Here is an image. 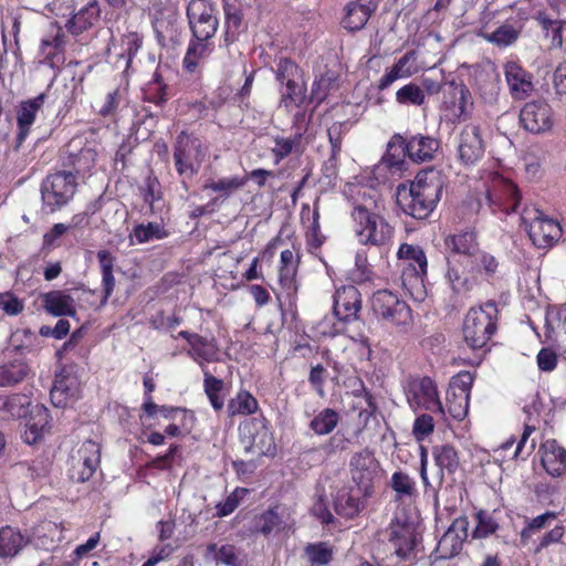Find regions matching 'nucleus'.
Here are the masks:
<instances>
[{
    "instance_id": "obj_33",
    "label": "nucleus",
    "mask_w": 566,
    "mask_h": 566,
    "mask_svg": "<svg viewBox=\"0 0 566 566\" xmlns=\"http://www.w3.org/2000/svg\"><path fill=\"white\" fill-rule=\"evenodd\" d=\"M444 244L452 252L451 258H461V260L476 259L480 252L476 233L472 230L448 235Z\"/></svg>"
},
{
    "instance_id": "obj_60",
    "label": "nucleus",
    "mask_w": 566,
    "mask_h": 566,
    "mask_svg": "<svg viewBox=\"0 0 566 566\" xmlns=\"http://www.w3.org/2000/svg\"><path fill=\"white\" fill-rule=\"evenodd\" d=\"M159 412L165 419L169 420H174L180 417L181 427L185 430V434L189 433L193 429L197 421L195 412L184 407L163 405L160 406Z\"/></svg>"
},
{
    "instance_id": "obj_40",
    "label": "nucleus",
    "mask_w": 566,
    "mask_h": 566,
    "mask_svg": "<svg viewBox=\"0 0 566 566\" xmlns=\"http://www.w3.org/2000/svg\"><path fill=\"white\" fill-rule=\"evenodd\" d=\"M305 114L296 113L294 116L293 125L296 127V130L292 138H285L276 136L274 138L275 146L272 148V154L274 156V163L279 164L281 160L290 156L294 148L300 144L303 135L306 130L305 126H300V123H304Z\"/></svg>"
},
{
    "instance_id": "obj_18",
    "label": "nucleus",
    "mask_w": 566,
    "mask_h": 566,
    "mask_svg": "<svg viewBox=\"0 0 566 566\" xmlns=\"http://www.w3.org/2000/svg\"><path fill=\"white\" fill-rule=\"evenodd\" d=\"M174 339L184 338L189 345L188 356L196 361L201 370L207 368V363H218L221 360V350L216 337L207 338L198 333L180 331L177 335H171Z\"/></svg>"
},
{
    "instance_id": "obj_23",
    "label": "nucleus",
    "mask_w": 566,
    "mask_h": 566,
    "mask_svg": "<svg viewBox=\"0 0 566 566\" xmlns=\"http://www.w3.org/2000/svg\"><path fill=\"white\" fill-rule=\"evenodd\" d=\"M361 310V295L354 285H345L336 290L334 294L333 311L342 322H353Z\"/></svg>"
},
{
    "instance_id": "obj_56",
    "label": "nucleus",
    "mask_w": 566,
    "mask_h": 566,
    "mask_svg": "<svg viewBox=\"0 0 566 566\" xmlns=\"http://www.w3.org/2000/svg\"><path fill=\"white\" fill-rule=\"evenodd\" d=\"M127 103V92L125 88L116 87L108 92L98 109V115L104 118H115L117 112Z\"/></svg>"
},
{
    "instance_id": "obj_15",
    "label": "nucleus",
    "mask_w": 566,
    "mask_h": 566,
    "mask_svg": "<svg viewBox=\"0 0 566 566\" xmlns=\"http://www.w3.org/2000/svg\"><path fill=\"white\" fill-rule=\"evenodd\" d=\"M186 15L191 36L213 39L219 28V10L210 0H190Z\"/></svg>"
},
{
    "instance_id": "obj_63",
    "label": "nucleus",
    "mask_w": 566,
    "mask_h": 566,
    "mask_svg": "<svg viewBox=\"0 0 566 566\" xmlns=\"http://www.w3.org/2000/svg\"><path fill=\"white\" fill-rule=\"evenodd\" d=\"M469 401L470 397L468 396L459 395L451 390L447 391L446 407L454 420L461 421L465 418L469 411Z\"/></svg>"
},
{
    "instance_id": "obj_55",
    "label": "nucleus",
    "mask_w": 566,
    "mask_h": 566,
    "mask_svg": "<svg viewBox=\"0 0 566 566\" xmlns=\"http://www.w3.org/2000/svg\"><path fill=\"white\" fill-rule=\"evenodd\" d=\"M97 151L94 147L84 146L77 153L70 154L69 164L75 174L85 175L91 172L96 165Z\"/></svg>"
},
{
    "instance_id": "obj_57",
    "label": "nucleus",
    "mask_w": 566,
    "mask_h": 566,
    "mask_svg": "<svg viewBox=\"0 0 566 566\" xmlns=\"http://www.w3.org/2000/svg\"><path fill=\"white\" fill-rule=\"evenodd\" d=\"M139 192L150 211L155 212L156 203L163 200L161 185L157 176L150 172L139 187Z\"/></svg>"
},
{
    "instance_id": "obj_2",
    "label": "nucleus",
    "mask_w": 566,
    "mask_h": 566,
    "mask_svg": "<svg viewBox=\"0 0 566 566\" xmlns=\"http://www.w3.org/2000/svg\"><path fill=\"white\" fill-rule=\"evenodd\" d=\"M350 219L354 235L360 245L386 250L392 244L395 227L384 214L356 203Z\"/></svg>"
},
{
    "instance_id": "obj_32",
    "label": "nucleus",
    "mask_w": 566,
    "mask_h": 566,
    "mask_svg": "<svg viewBox=\"0 0 566 566\" xmlns=\"http://www.w3.org/2000/svg\"><path fill=\"white\" fill-rule=\"evenodd\" d=\"M473 260H461V258H448V270L446 277L455 293H464L472 289Z\"/></svg>"
},
{
    "instance_id": "obj_11",
    "label": "nucleus",
    "mask_w": 566,
    "mask_h": 566,
    "mask_svg": "<svg viewBox=\"0 0 566 566\" xmlns=\"http://www.w3.org/2000/svg\"><path fill=\"white\" fill-rule=\"evenodd\" d=\"M241 441L247 451H254L259 455L274 457L276 443L269 420L264 417H254L240 424Z\"/></svg>"
},
{
    "instance_id": "obj_62",
    "label": "nucleus",
    "mask_w": 566,
    "mask_h": 566,
    "mask_svg": "<svg viewBox=\"0 0 566 566\" xmlns=\"http://www.w3.org/2000/svg\"><path fill=\"white\" fill-rule=\"evenodd\" d=\"M248 489L245 488H235L226 499L224 501H221L216 504V513L214 516L217 517H226L232 514L238 506L240 505L241 501L244 499V496L248 494Z\"/></svg>"
},
{
    "instance_id": "obj_54",
    "label": "nucleus",
    "mask_w": 566,
    "mask_h": 566,
    "mask_svg": "<svg viewBox=\"0 0 566 566\" xmlns=\"http://www.w3.org/2000/svg\"><path fill=\"white\" fill-rule=\"evenodd\" d=\"M247 184L245 177L232 176L230 178H220L218 180L209 179L203 185V190H211L219 195L218 198H229L233 192L241 189Z\"/></svg>"
},
{
    "instance_id": "obj_61",
    "label": "nucleus",
    "mask_w": 566,
    "mask_h": 566,
    "mask_svg": "<svg viewBox=\"0 0 566 566\" xmlns=\"http://www.w3.org/2000/svg\"><path fill=\"white\" fill-rule=\"evenodd\" d=\"M520 35V31L512 24L504 23L491 33L483 34V38L497 46H509L513 44Z\"/></svg>"
},
{
    "instance_id": "obj_26",
    "label": "nucleus",
    "mask_w": 566,
    "mask_h": 566,
    "mask_svg": "<svg viewBox=\"0 0 566 566\" xmlns=\"http://www.w3.org/2000/svg\"><path fill=\"white\" fill-rule=\"evenodd\" d=\"M213 51L212 39L191 36L182 59V69L186 73L201 75L203 64Z\"/></svg>"
},
{
    "instance_id": "obj_8",
    "label": "nucleus",
    "mask_w": 566,
    "mask_h": 566,
    "mask_svg": "<svg viewBox=\"0 0 566 566\" xmlns=\"http://www.w3.org/2000/svg\"><path fill=\"white\" fill-rule=\"evenodd\" d=\"M521 220L533 244L538 249L552 248L563 235L559 222L548 218L536 207L525 206L521 211Z\"/></svg>"
},
{
    "instance_id": "obj_17",
    "label": "nucleus",
    "mask_w": 566,
    "mask_h": 566,
    "mask_svg": "<svg viewBox=\"0 0 566 566\" xmlns=\"http://www.w3.org/2000/svg\"><path fill=\"white\" fill-rule=\"evenodd\" d=\"M406 395L411 408L444 415V407L439 398L437 385L430 377L423 376L410 380Z\"/></svg>"
},
{
    "instance_id": "obj_31",
    "label": "nucleus",
    "mask_w": 566,
    "mask_h": 566,
    "mask_svg": "<svg viewBox=\"0 0 566 566\" xmlns=\"http://www.w3.org/2000/svg\"><path fill=\"white\" fill-rule=\"evenodd\" d=\"M431 454L438 468L439 486L444 482L446 476L453 478L461 468L460 454L451 443L437 444L431 448Z\"/></svg>"
},
{
    "instance_id": "obj_50",
    "label": "nucleus",
    "mask_w": 566,
    "mask_h": 566,
    "mask_svg": "<svg viewBox=\"0 0 566 566\" xmlns=\"http://www.w3.org/2000/svg\"><path fill=\"white\" fill-rule=\"evenodd\" d=\"M340 421V415L333 408H324L308 423V428L317 436L332 433Z\"/></svg>"
},
{
    "instance_id": "obj_45",
    "label": "nucleus",
    "mask_w": 566,
    "mask_h": 566,
    "mask_svg": "<svg viewBox=\"0 0 566 566\" xmlns=\"http://www.w3.org/2000/svg\"><path fill=\"white\" fill-rule=\"evenodd\" d=\"M259 410V401L248 390L240 389L233 398L228 401L227 412L230 418L237 416H251Z\"/></svg>"
},
{
    "instance_id": "obj_30",
    "label": "nucleus",
    "mask_w": 566,
    "mask_h": 566,
    "mask_svg": "<svg viewBox=\"0 0 566 566\" xmlns=\"http://www.w3.org/2000/svg\"><path fill=\"white\" fill-rule=\"evenodd\" d=\"M535 431V427L525 424L523 428L522 436L518 440L516 438L511 437L506 441H504L496 450L495 452L499 453V455L502 458L503 461L505 460H526L534 451L535 449V441L532 440L528 443V439L532 436V433Z\"/></svg>"
},
{
    "instance_id": "obj_51",
    "label": "nucleus",
    "mask_w": 566,
    "mask_h": 566,
    "mask_svg": "<svg viewBox=\"0 0 566 566\" xmlns=\"http://www.w3.org/2000/svg\"><path fill=\"white\" fill-rule=\"evenodd\" d=\"M0 409L13 419L25 418L30 413L31 399L24 394H12L0 398Z\"/></svg>"
},
{
    "instance_id": "obj_43",
    "label": "nucleus",
    "mask_w": 566,
    "mask_h": 566,
    "mask_svg": "<svg viewBox=\"0 0 566 566\" xmlns=\"http://www.w3.org/2000/svg\"><path fill=\"white\" fill-rule=\"evenodd\" d=\"M101 10L96 0H91L76 12L66 24L69 32L78 35L92 28L99 19Z\"/></svg>"
},
{
    "instance_id": "obj_6",
    "label": "nucleus",
    "mask_w": 566,
    "mask_h": 566,
    "mask_svg": "<svg viewBox=\"0 0 566 566\" xmlns=\"http://www.w3.org/2000/svg\"><path fill=\"white\" fill-rule=\"evenodd\" d=\"M301 254L298 251L285 249L280 254L277 265V287H272L279 306L296 307L300 282L297 280Z\"/></svg>"
},
{
    "instance_id": "obj_24",
    "label": "nucleus",
    "mask_w": 566,
    "mask_h": 566,
    "mask_svg": "<svg viewBox=\"0 0 566 566\" xmlns=\"http://www.w3.org/2000/svg\"><path fill=\"white\" fill-rule=\"evenodd\" d=\"M46 95L39 94L34 98L22 101L17 108V136L15 149H19L29 136L32 125L36 119L39 111L45 102Z\"/></svg>"
},
{
    "instance_id": "obj_58",
    "label": "nucleus",
    "mask_w": 566,
    "mask_h": 566,
    "mask_svg": "<svg viewBox=\"0 0 566 566\" xmlns=\"http://www.w3.org/2000/svg\"><path fill=\"white\" fill-rule=\"evenodd\" d=\"M38 417V421L34 419L29 420L22 434L23 441L28 444H34L40 441L43 438L45 429L49 424L50 416L46 408L39 410Z\"/></svg>"
},
{
    "instance_id": "obj_53",
    "label": "nucleus",
    "mask_w": 566,
    "mask_h": 566,
    "mask_svg": "<svg viewBox=\"0 0 566 566\" xmlns=\"http://www.w3.org/2000/svg\"><path fill=\"white\" fill-rule=\"evenodd\" d=\"M284 91L281 92L280 105L286 111H291L293 107H300L304 104L306 98V86L303 83H297L296 80H290L282 84Z\"/></svg>"
},
{
    "instance_id": "obj_46",
    "label": "nucleus",
    "mask_w": 566,
    "mask_h": 566,
    "mask_svg": "<svg viewBox=\"0 0 566 566\" xmlns=\"http://www.w3.org/2000/svg\"><path fill=\"white\" fill-rule=\"evenodd\" d=\"M335 555V547L328 541L308 543L304 547V557L311 566H327Z\"/></svg>"
},
{
    "instance_id": "obj_59",
    "label": "nucleus",
    "mask_w": 566,
    "mask_h": 566,
    "mask_svg": "<svg viewBox=\"0 0 566 566\" xmlns=\"http://www.w3.org/2000/svg\"><path fill=\"white\" fill-rule=\"evenodd\" d=\"M556 512L546 511L541 515L527 520L525 526L522 528L520 533L521 543L526 544L534 534L547 527L552 523V521L556 520Z\"/></svg>"
},
{
    "instance_id": "obj_1",
    "label": "nucleus",
    "mask_w": 566,
    "mask_h": 566,
    "mask_svg": "<svg viewBox=\"0 0 566 566\" xmlns=\"http://www.w3.org/2000/svg\"><path fill=\"white\" fill-rule=\"evenodd\" d=\"M443 186V176L440 170L422 169L412 181L398 185L396 202L406 216L426 220L437 208Z\"/></svg>"
},
{
    "instance_id": "obj_25",
    "label": "nucleus",
    "mask_w": 566,
    "mask_h": 566,
    "mask_svg": "<svg viewBox=\"0 0 566 566\" xmlns=\"http://www.w3.org/2000/svg\"><path fill=\"white\" fill-rule=\"evenodd\" d=\"M65 46L66 35L61 27H56L53 34L48 35L41 40V63L53 70L60 71L66 61Z\"/></svg>"
},
{
    "instance_id": "obj_64",
    "label": "nucleus",
    "mask_w": 566,
    "mask_h": 566,
    "mask_svg": "<svg viewBox=\"0 0 566 566\" xmlns=\"http://www.w3.org/2000/svg\"><path fill=\"white\" fill-rule=\"evenodd\" d=\"M396 101L401 105L420 106L426 101V95L419 85L408 83L396 92Z\"/></svg>"
},
{
    "instance_id": "obj_48",
    "label": "nucleus",
    "mask_w": 566,
    "mask_h": 566,
    "mask_svg": "<svg viewBox=\"0 0 566 566\" xmlns=\"http://www.w3.org/2000/svg\"><path fill=\"white\" fill-rule=\"evenodd\" d=\"M389 485L395 492V501L397 502L412 500L418 495L415 479L401 470L392 473Z\"/></svg>"
},
{
    "instance_id": "obj_47",
    "label": "nucleus",
    "mask_w": 566,
    "mask_h": 566,
    "mask_svg": "<svg viewBox=\"0 0 566 566\" xmlns=\"http://www.w3.org/2000/svg\"><path fill=\"white\" fill-rule=\"evenodd\" d=\"M97 260L101 268L102 287L104 293L102 303L105 304L115 290V277L113 273L115 258L108 250H99L97 252Z\"/></svg>"
},
{
    "instance_id": "obj_44",
    "label": "nucleus",
    "mask_w": 566,
    "mask_h": 566,
    "mask_svg": "<svg viewBox=\"0 0 566 566\" xmlns=\"http://www.w3.org/2000/svg\"><path fill=\"white\" fill-rule=\"evenodd\" d=\"M77 391L76 378L62 370L55 376L50 394L51 400L55 406L62 407L67 403L69 399L75 398Z\"/></svg>"
},
{
    "instance_id": "obj_22",
    "label": "nucleus",
    "mask_w": 566,
    "mask_h": 566,
    "mask_svg": "<svg viewBox=\"0 0 566 566\" xmlns=\"http://www.w3.org/2000/svg\"><path fill=\"white\" fill-rule=\"evenodd\" d=\"M503 72L509 92L514 101H524L534 91L533 74L525 70L516 61H507L503 65Z\"/></svg>"
},
{
    "instance_id": "obj_10",
    "label": "nucleus",
    "mask_w": 566,
    "mask_h": 566,
    "mask_svg": "<svg viewBox=\"0 0 566 566\" xmlns=\"http://www.w3.org/2000/svg\"><path fill=\"white\" fill-rule=\"evenodd\" d=\"M387 546L400 562L409 560L421 538L415 523L407 517H395L384 531Z\"/></svg>"
},
{
    "instance_id": "obj_37",
    "label": "nucleus",
    "mask_w": 566,
    "mask_h": 566,
    "mask_svg": "<svg viewBox=\"0 0 566 566\" xmlns=\"http://www.w3.org/2000/svg\"><path fill=\"white\" fill-rule=\"evenodd\" d=\"M319 206L314 202L313 211L308 205L304 203L301 209V221L306 227V243L311 249H319L325 242V237L321 231Z\"/></svg>"
},
{
    "instance_id": "obj_7",
    "label": "nucleus",
    "mask_w": 566,
    "mask_h": 566,
    "mask_svg": "<svg viewBox=\"0 0 566 566\" xmlns=\"http://www.w3.org/2000/svg\"><path fill=\"white\" fill-rule=\"evenodd\" d=\"M76 188V177L72 171L49 174L41 184L42 209L46 213L60 210L74 197Z\"/></svg>"
},
{
    "instance_id": "obj_42",
    "label": "nucleus",
    "mask_w": 566,
    "mask_h": 566,
    "mask_svg": "<svg viewBox=\"0 0 566 566\" xmlns=\"http://www.w3.org/2000/svg\"><path fill=\"white\" fill-rule=\"evenodd\" d=\"M367 499L361 493L355 494L352 489L342 491L337 494L334 502L335 512L342 517L352 520L358 516L365 509Z\"/></svg>"
},
{
    "instance_id": "obj_20",
    "label": "nucleus",
    "mask_w": 566,
    "mask_h": 566,
    "mask_svg": "<svg viewBox=\"0 0 566 566\" xmlns=\"http://www.w3.org/2000/svg\"><path fill=\"white\" fill-rule=\"evenodd\" d=\"M485 151L481 128L469 124L463 127L458 137V158L465 166L478 164Z\"/></svg>"
},
{
    "instance_id": "obj_19",
    "label": "nucleus",
    "mask_w": 566,
    "mask_h": 566,
    "mask_svg": "<svg viewBox=\"0 0 566 566\" xmlns=\"http://www.w3.org/2000/svg\"><path fill=\"white\" fill-rule=\"evenodd\" d=\"M520 122L530 133L548 132L554 125L553 109L545 99L527 102L520 112Z\"/></svg>"
},
{
    "instance_id": "obj_49",
    "label": "nucleus",
    "mask_w": 566,
    "mask_h": 566,
    "mask_svg": "<svg viewBox=\"0 0 566 566\" xmlns=\"http://www.w3.org/2000/svg\"><path fill=\"white\" fill-rule=\"evenodd\" d=\"M25 545L21 532L10 525L0 528V557H14Z\"/></svg>"
},
{
    "instance_id": "obj_28",
    "label": "nucleus",
    "mask_w": 566,
    "mask_h": 566,
    "mask_svg": "<svg viewBox=\"0 0 566 566\" xmlns=\"http://www.w3.org/2000/svg\"><path fill=\"white\" fill-rule=\"evenodd\" d=\"M541 463L552 478L566 475V449L555 439H547L539 447Z\"/></svg>"
},
{
    "instance_id": "obj_4",
    "label": "nucleus",
    "mask_w": 566,
    "mask_h": 566,
    "mask_svg": "<svg viewBox=\"0 0 566 566\" xmlns=\"http://www.w3.org/2000/svg\"><path fill=\"white\" fill-rule=\"evenodd\" d=\"M174 166L182 188L188 191L189 182L199 174L205 159L201 139L186 130L180 132L174 143Z\"/></svg>"
},
{
    "instance_id": "obj_5",
    "label": "nucleus",
    "mask_w": 566,
    "mask_h": 566,
    "mask_svg": "<svg viewBox=\"0 0 566 566\" xmlns=\"http://www.w3.org/2000/svg\"><path fill=\"white\" fill-rule=\"evenodd\" d=\"M485 187L484 201H480L481 207L486 205L494 214L507 216L517 212L522 193L515 182L499 172H492L489 175Z\"/></svg>"
},
{
    "instance_id": "obj_3",
    "label": "nucleus",
    "mask_w": 566,
    "mask_h": 566,
    "mask_svg": "<svg viewBox=\"0 0 566 566\" xmlns=\"http://www.w3.org/2000/svg\"><path fill=\"white\" fill-rule=\"evenodd\" d=\"M500 312L495 301L471 307L463 321V338L472 349H482L499 328Z\"/></svg>"
},
{
    "instance_id": "obj_34",
    "label": "nucleus",
    "mask_w": 566,
    "mask_h": 566,
    "mask_svg": "<svg viewBox=\"0 0 566 566\" xmlns=\"http://www.w3.org/2000/svg\"><path fill=\"white\" fill-rule=\"evenodd\" d=\"M175 96V91L167 83L158 69L153 73L151 78L142 87V98L157 107H165L167 102Z\"/></svg>"
},
{
    "instance_id": "obj_52",
    "label": "nucleus",
    "mask_w": 566,
    "mask_h": 566,
    "mask_svg": "<svg viewBox=\"0 0 566 566\" xmlns=\"http://www.w3.org/2000/svg\"><path fill=\"white\" fill-rule=\"evenodd\" d=\"M203 374V390L214 411H220L224 406V399L221 396L224 382L222 379L213 376L208 368L201 370Z\"/></svg>"
},
{
    "instance_id": "obj_9",
    "label": "nucleus",
    "mask_w": 566,
    "mask_h": 566,
    "mask_svg": "<svg viewBox=\"0 0 566 566\" xmlns=\"http://www.w3.org/2000/svg\"><path fill=\"white\" fill-rule=\"evenodd\" d=\"M397 259L401 266L402 286L410 293L415 287H423L428 273V260L423 249L417 244L401 243Z\"/></svg>"
},
{
    "instance_id": "obj_38",
    "label": "nucleus",
    "mask_w": 566,
    "mask_h": 566,
    "mask_svg": "<svg viewBox=\"0 0 566 566\" xmlns=\"http://www.w3.org/2000/svg\"><path fill=\"white\" fill-rule=\"evenodd\" d=\"M224 13V44L229 46L239 40L240 34L247 29L242 9L229 0L223 1Z\"/></svg>"
},
{
    "instance_id": "obj_39",
    "label": "nucleus",
    "mask_w": 566,
    "mask_h": 566,
    "mask_svg": "<svg viewBox=\"0 0 566 566\" xmlns=\"http://www.w3.org/2000/svg\"><path fill=\"white\" fill-rule=\"evenodd\" d=\"M43 307L53 316H75L74 298L64 291H50L42 296Z\"/></svg>"
},
{
    "instance_id": "obj_29",
    "label": "nucleus",
    "mask_w": 566,
    "mask_h": 566,
    "mask_svg": "<svg viewBox=\"0 0 566 566\" xmlns=\"http://www.w3.org/2000/svg\"><path fill=\"white\" fill-rule=\"evenodd\" d=\"M407 153L410 161L423 164L434 159L441 148V140L430 135L415 134L406 136Z\"/></svg>"
},
{
    "instance_id": "obj_41",
    "label": "nucleus",
    "mask_w": 566,
    "mask_h": 566,
    "mask_svg": "<svg viewBox=\"0 0 566 566\" xmlns=\"http://www.w3.org/2000/svg\"><path fill=\"white\" fill-rule=\"evenodd\" d=\"M31 367L22 359H11L0 364V387H14L30 375Z\"/></svg>"
},
{
    "instance_id": "obj_21",
    "label": "nucleus",
    "mask_w": 566,
    "mask_h": 566,
    "mask_svg": "<svg viewBox=\"0 0 566 566\" xmlns=\"http://www.w3.org/2000/svg\"><path fill=\"white\" fill-rule=\"evenodd\" d=\"M469 521L467 516L455 518L439 539L434 549L436 558L448 559L458 555L468 537Z\"/></svg>"
},
{
    "instance_id": "obj_13",
    "label": "nucleus",
    "mask_w": 566,
    "mask_h": 566,
    "mask_svg": "<svg viewBox=\"0 0 566 566\" xmlns=\"http://www.w3.org/2000/svg\"><path fill=\"white\" fill-rule=\"evenodd\" d=\"M371 310L386 324L408 326L412 323L410 306L389 290H379L373 294Z\"/></svg>"
},
{
    "instance_id": "obj_14",
    "label": "nucleus",
    "mask_w": 566,
    "mask_h": 566,
    "mask_svg": "<svg viewBox=\"0 0 566 566\" xmlns=\"http://www.w3.org/2000/svg\"><path fill=\"white\" fill-rule=\"evenodd\" d=\"M473 99L463 81L452 78L443 82L441 111L452 123L467 120L470 116Z\"/></svg>"
},
{
    "instance_id": "obj_36",
    "label": "nucleus",
    "mask_w": 566,
    "mask_h": 566,
    "mask_svg": "<svg viewBox=\"0 0 566 566\" xmlns=\"http://www.w3.org/2000/svg\"><path fill=\"white\" fill-rule=\"evenodd\" d=\"M416 61V52L408 51L381 76L378 82V90L388 88L395 81L409 77L418 72V67L413 64Z\"/></svg>"
},
{
    "instance_id": "obj_16",
    "label": "nucleus",
    "mask_w": 566,
    "mask_h": 566,
    "mask_svg": "<svg viewBox=\"0 0 566 566\" xmlns=\"http://www.w3.org/2000/svg\"><path fill=\"white\" fill-rule=\"evenodd\" d=\"M379 461L369 449L355 452L349 460L352 481L364 497H370L375 492V479L379 471Z\"/></svg>"
},
{
    "instance_id": "obj_27",
    "label": "nucleus",
    "mask_w": 566,
    "mask_h": 566,
    "mask_svg": "<svg viewBox=\"0 0 566 566\" xmlns=\"http://www.w3.org/2000/svg\"><path fill=\"white\" fill-rule=\"evenodd\" d=\"M378 4L379 0H355L348 2L344 7L342 27L349 32L361 30L377 10Z\"/></svg>"
},
{
    "instance_id": "obj_35",
    "label": "nucleus",
    "mask_w": 566,
    "mask_h": 566,
    "mask_svg": "<svg viewBox=\"0 0 566 566\" xmlns=\"http://www.w3.org/2000/svg\"><path fill=\"white\" fill-rule=\"evenodd\" d=\"M407 139L400 134H395L388 142L387 150L381 158V164L385 165L391 174L402 172L407 169Z\"/></svg>"
},
{
    "instance_id": "obj_12",
    "label": "nucleus",
    "mask_w": 566,
    "mask_h": 566,
    "mask_svg": "<svg viewBox=\"0 0 566 566\" xmlns=\"http://www.w3.org/2000/svg\"><path fill=\"white\" fill-rule=\"evenodd\" d=\"M101 463V446L88 439L72 449L67 459V475L76 483L88 481Z\"/></svg>"
}]
</instances>
